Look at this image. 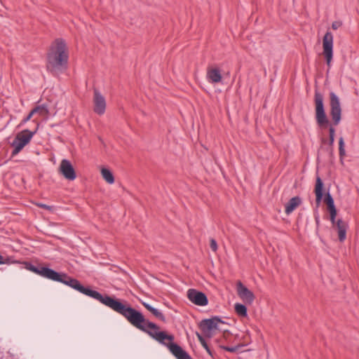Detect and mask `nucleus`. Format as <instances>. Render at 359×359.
I'll return each mask as SVG.
<instances>
[{
    "instance_id": "393cba45",
    "label": "nucleus",
    "mask_w": 359,
    "mask_h": 359,
    "mask_svg": "<svg viewBox=\"0 0 359 359\" xmlns=\"http://www.w3.org/2000/svg\"><path fill=\"white\" fill-rule=\"evenodd\" d=\"M330 132V140H329V144L332 146L334 141V133L335 130L332 126H330L329 128Z\"/></svg>"
},
{
    "instance_id": "b1692460",
    "label": "nucleus",
    "mask_w": 359,
    "mask_h": 359,
    "mask_svg": "<svg viewBox=\"0 0 359 359\" xmlns=\"http://www.w3.org/2000/svg\"><path fill=\"white\" fill-rule=\"evenodd\" d=\"M197 337H198V339L199 341L201 342V345L205 348V350L207 351V352L209 354H211L210 350L207 343L205 342L204 338L201 334H199L198 333H197Z\"/></svg>"
},
{
    "instance_id": "f257e3e1",
    "label": "nucleus",
    "mask_w": 359,
    "mask_h": 359,
    "mask_svg": "<svg viewBox=\"0 0 359 359\" xmlns=\"http://www.w3.org/2000/svg\"><path fill=\"white\" fill-rule=\"evenodd\" d=\"M60 279L61 280H59V282L99 301L114 311L121 314L134 327L148 333L152 338L167 346L177 359H191L189 355L179 345L172 343L174 340L172 335L167 334L165 332H159L158 327L155 323L147 320L140 312L109 296L104 297L97 291L84 287L79 280L72 278L65 273L61 274Z\"/></svg>"
},
{
    "instance_id": "aec40b11",
    "label": "nucleus",
    "mask_w": 359,
    "mask_h": 359,
    "mask_svg": "<svg viewBox=\"0 0 359 359\" xmlns=\"http://www.w3.org/2000/svg\"><path fill=\"white\" fill-rule=\"evenodd\" d=\"M325 203H326V205L327 206V210L329 212L337 210L334 203V200H333L332 196L330 194V193H327L326 194L325 198Z\"/></svg>"
},
{
    "instance_id": "39448f33",
    "label": "nucleus",
    "mask_w": 359,
    "mask_h": 359,
    "mask_svg": "<svg viewBox=\"0 0 359 359\" xmlns=\"http://www.w3.org/2000/svg\"><path fill=\"white\" fill-rule=\"evenodd\" d=\"M333 35L330 32H327L323 39V54L326 60L328 67H330L333 57Z\"/></svg>"
},
{
    "instance_id": "9b49d317",
    "label": "nucleus",
    "mask_w": 359,
    "mask_h": 359,
    "mask_svg": "<svg viewBox=\"0 0 359 359\" xmlns=\"http://www.w3.org/2000/svg\"><path fill=\"white\" fill-rule=\"evenodd\" d=\"M93 105V110L98 115H102L105 112V98L97 89H94Z\"/></svg>"
},
{
    "instance_id": "4468645a",
    "label": "nucleus",
    "mask_w": 359,
    "mask_h": 359,
    "mask_svg": "<svg viewBox=\"0 0 359 359\" xmlns=\"http://www.w3.org/2000/svg\"><path fill=\"white\" fill-rule=\"evenodd\" d=\"M39 275L44 278H48V279H50V280H53L55 281L59 282V280H61L60 279L61 274L55 271L53 269H49V268L41 267Z\"/></svg>"
},
{
    "instance_id": "2f4dec72",
    "label": "nucleus",
    "mask_w": 359,
    "mask_h": 359,
    "mask_svg": "<svg viewBox=\"0 0 359 359\" xmlns=\"http://www.w3.org/2000/svg\"><path fill=\"white\" fill-rule=\"evenodd\" d=\"M30 270L34 272L35 273L39 275L40 268L39 269V268H36V267L32 266H31Z\"/></svg>"
},
{
    "instance_id": "412c9836",
    "label": "nucleus",
    "mask_w": 359,
    "mask_h": 359,
    "mask_svg": "<svg viewBox=\"0 0 359 359\" xmlns=\"http://www.w3.org/2000/svg\"><path fill=\"white\" fill-rule=\"evenodd\" d=\"M325 203H326V205L327 206V210L329 212L337 210L334 203V200H333L332 196L330 194V193H327L326 194L325 198Z\"/></svg>"
},
{
    "instance_id": "dca6fc26",
    "label": "nucleus",
    "mask_w": 359,
    "mask_h": 359,
    "mask_svg": "<svg viewBox=\"0 0 359 359\" xmlns=\"http://www.w3.org/2000/svg\"><path fill=\"white\" fill-rule=\"evenodd\" d=\"M323 183L320 177H316V186H315V194L316 197V203L319 204L323 198Z\"/></svg>"
},
{
    "instance_id": "c756f323",
    "label": "nucleus",
    "mask_w": 359,
    "mask_h": 359,
    "mask_svg": "<svg viewBox=\"0 0 359 359\" xmlns=\"http://www.w3.org/2000/svg\"><path fill=\"white\" fill-rule=\"evenodd\" d=\"M36 205L38 207H40L41 208H43V209H46V210H50V211H51L53 210V207L52 206H50V205H46V204H43V203H36Z\"/></svg>"
},
{
    "instance_id": "f8f14e48",
    "label": "nucleus",
    "mask_w": 359,
    "mask_h": 359,
    "mask_svg": "<svg viewBox=\"0 0 359 359\" xmlns=\"http://www.w3.org/2000/svg\"><path fill=\"white\" fill-rule=\"evenodd\" d=\"M332 228L337 232L339 241L341 243L344 242L346 238L348 224L341 219H338L336 222L332 224Z\"/></svg>"
},
{
    "instance_id": "6ab92c4d",
    "label": "nucleus",
    "mask_w": 359,
    "mask_h": 359,
    "mask_svg": "<svg viewBox=\"0 0 359 359\" xmlns=\"http://www.w3.org/2000/svg\"><path fill=\"white\" fill-rule=\"evenodd\" d=\"M235 311L238 316L241 317H246L247 313V308L245 305L239 303H236L234 306Z\"/></svg>"
},
{
    "instance_id": "f3484780",
    "label": "nucleus",
    "mask_w": 359,
    "mask_h": 359,
    "mask_svg": "<svg viewBox=\"0 0 359 359\" xmlns=\"http://www.w3.org/2000/svg\"><path fill=\"white\" fill-rule=\"evenodd\" d=\"M101 175L103 179L109 184L114 182V177L112 172L107 168H102L101 169Z\"/></svg>"
},
{
    "instance_id": "6e6552de",
    "label": "nucleus",
    "mask_w": 359,
    "mask_h": 359,
    "mask_svg": "<svg viewBox=\"0 0 359 359\" xmlns=\"http://www.w3.org/2000/svg\"><path fill=\"white\" fill-rule=\"evenodd\" d=\"M236 292L240 299L248 304H252L255 299V296L241 281L236 283Z\"/></svg>"
},
{
    "instance_id": "ddd939ff",
    "label": "nucleus",
    "mask_w": 359,
    "mask_h": 359,
    "mask_svg": "<svg viewBox=\"0 0 359 359\" xmlns=\"http://www.w3.org/2000/svg\"><path fill=\"white\" fill-rule=\"evenodd\" d=\"M206 79L211 83H219L222 81L221 69L217 67H210L207 69Z\"/></svg>"
},
{
    "instance_id": "f03ea898",
    "label": "nucleus",
    "mask_w": 359,
    "mask_h": 359,
    "mask_svg": "<svg viewBox=\"0 0 359 359\" xmlns=\"http://www.w3.org/2000/svg\"><path fill=\"white\" fill-rule=\"evenodd\" d=\"M68 48L62 39L55 40L47 53V69L54 74L63 72L67 69Z\"/></svg>"
},
{
    "instance_id": "20e7f679",
    "label": "nucleus",
    "mask_w": 359,
    "mask_h": 359,
    "mask_svg": "<svg viewBox=\"0 0 359 359\" xmlns=\"http://www.w3.org/2000/svg\"><path fill=\"white\" fill-rule=\"evenodd\" d=\"M316 118L319 126L325 127L328 123L323 104V96L318 91L315 92Z\"/></svg>"
},
{
    "instance_id": "c85d7f7f",
    "label": "nucleus",
    "mask_w": 359,
    "mask_h": 359,
    "mask_svg": "<svg viewBox=\"0 0 359 359\" xmlns=\"http://www.w3.org/2000/svg\"><path fill=\"white\" fill-rule=\"evenodd\" d=\"M329 212H330V221H331L332 224L336 222H337V220H336L337 210L330 211Z\"/></svg>"
},
{
    "instance_id": "7c9ffc66",
    "label": "nucleus",
    "mask_w": 359,
    "mask_h": 359,
    "mask_svg": "<svg viewBox=\"0 0 359 359\" xmlns=\"http://www.w3.org/2000/svg\"><path fill=\"white\" fill-rule=\"evenodd\" d=\"M341 26V22H334L332 24V28L334 30L337 29Z\"/></svg>"
},
{
    "instance_id": "cd10ccee",
    "label": "nucleus",
    "mask_w": 359,
    "mask_h": 359,
    "mask_svg": "<svg viewBox=\"0 0 359 359\" xmlns=\"http://www.w3.org/2000/svg\"><path fill=\"white\" fill-rule=\"evenodd\" d=\"M222 348L229 351V352H231V353H234V352H236L238 348H239V346H233V347H229V346H222Z\"/></svg>"
},
{
    "instance_id": "423d86ee",
    "label": "nucleus",
    "mask_w": 359,
    "mask_h": 359,
    "mask_svg": "<svg viewBox=\"0 0 359 359\" xmlns=\"http://www.w3.org/2000/svg\"><path fill=\"white\" fill-rule=\"evenodd\" d=\"M330 115L333 121V124L337 126L341 121V114L339 99L337 95L332 92L330 94Z\"/></svg>"
},
{
    "instance_id": "4be33fe9",
    "label": "nucleus",
    "mask_w": 359,
    "mask_h": 359,
    "mask_svg": "<svg viewBox=\"0 0 359 359\" xmlns=\"http://www.w3.org/2000/svg\"><path fill=\"white\" fill-rule=\"evenodd\" d=\"M34 110H36V114L37 113L45 118H48V110L44 105L37 106Z\"/></svg>"
},
{
    "instance_id": "9d476101",
    "label": "nucleus",
    "mask_w": 359,
    "mask_h": 359,
    "mask_svg": "<svg viewBox=\"0 0 359 359\" xmlns=\"http://www.w3.org/2000/svg\"><path fill=\"white\" fill-rule=\"evenodd\" d=\"M187 297L193 304L198 306H206L208 303L206 295L194 289H189L187 291Z\"/></svg>"
},
{
    "instance_id": "7ed1b4c3",
    "label": "nucleus",
    "mask_w": 359,
    "mask_h": 359,
    "mask_svg": "<svg viewBox=\"0 0 359 359\" xmlns=\"http://www.w3.org/2000/svg\"><path fill=\"white\" fill-rule=\"evenodd\" d=\"M39 124L36 125V128L34 131H29V130H24L18 133L13 143V150L12 151V156L17 155L20 151L31 141L34 135L36 133Z\"/></svg>"
},
{
    "instance_id": "a878e982",
    "label": "nucleus",
    "mask_w": 359,
    "mask_h": 359,
    "mask_svg": "<svg viewBox=\"0 0 359 359\" xmlns=\"http://www.w3.org/2000/svg\"><path fill=\"white\" fill-rule=\"evenodd\" d=\"M36 114V110H34V109L30 111V113L28 114V116L25 118L22 122L20 123V125L18 126V127H20L21 126H22L24 123H25L26 122H27L28 121H29L31 119V118L32 117V116Z\"/></svg>"
},
{
    "instance_id": "5701e85b",
    "label": "nucleus",
    "mask_w": 359,
    "mask_h": 359,
    "mask_svg": "<svg viewBox=\"0 0 359 359\" xmlns=\"http://www.w3.org/2000/svg\"><path fill=\"white\" fill-rule=\"evenodd\" d=\"M339 153L341 160H342L346 156L344 149V140L343 137H340L339 140Z\"/></svg>"
},
{
    "instance_id": "2eb2a0df",
    "label": "nucleus",
    "mask_w": 359,
    "mask_h": 359,
    "mask_svg": "<svg viewBox=\"0 0 359 359\" xmlns=\"http://www.w3.org/2000/svg\"><path fill=\"white\" fill-rule=\"evenodd\" d=\"M302 203V199L299 196L292 198L285 204V213L290 215Z\"/></svg>"
},
{
    "instance_id": "0eeeda50",
    "label": "nucleus",
    "mask_w": 359,
    "mask_h": 359,
    "mask_svg": "<svg viewBox=\"0 0 359 359\" xmlns=\"http://www.w3.org/2000/svg\"><path fill=\"white\" fill-rule=\"evenodd\" d=\"M222 321L218 318L205 319L200 323V329L206 337H211L218 330V325Z\"/></svg>"
},
{
    "instance_id": "1a4fd4ad",
    "label": "nucleus",
    "mask_w": 359,
    "mask_h": 359,
    "mask_svg": "<svg viewBox=\"0 0 359 359\" xmlns=\"http://www.w3.org/2000/svg\"><path fill=\"white\" fill-rule=\"evenodd\" d=\"M59 172L67 180L73 181L76 178V171L69 160H62Z\"/></svg>"
},
{
    "instance_id": "a211bd4d",
    "label": "nucleus",
    "mask_w": 359,
    "mask_h": 359,
    "mask_svg": "<svg viewBox=\"0 0 359 359\" xmlns=\"http://www.w3.org/2000/svg\"><path fill=\"white\" fill-rule=\"evenodd\" d=\"M143 305L149 311H150L156 318L163 321H165V317L163 314L161 312H160L158 309L152 307L151 305L147 303H143Z\"/></svg>"
},
{
    "instance_id": "bb28decb",
    "label": "nucleus",
    "mask_w": 359,
    "mask_h": 359,
    "mask_svg": "<svg viewBox=\"0 0 359 359\" xmlns=\"http://www.w3.org/2000/svg\"><path fill=\"white\" fill-rule=\"evenodd\" d=\"M210 246L212 251L216 252L217 250V244L215 239L212 238L210 241Z\"/></svg>"
}]
</instances>
